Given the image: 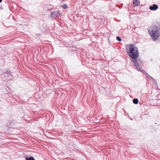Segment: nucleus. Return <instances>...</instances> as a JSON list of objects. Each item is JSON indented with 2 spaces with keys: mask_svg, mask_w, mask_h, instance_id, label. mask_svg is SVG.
Returning a JSON list of instances; mask_svg holds the SVG:
<instances>
[{
  "mask_svg": "<svg viewBox=\"0 0 160 160\" xmlns=\"http://www.w3.org/2000/svg\"><path fill=\"white\" fill-rule=\"evenodd\" d=\"M126 52L132 60L136 59L139 56L138 48L132 44L128 45L127 46Z\"/></svg>",
  "mask_w": 160,
  "mask_h": 160,
  "instance_id": "obj_1",
  "label": "nucleus"
},
{
  "mask_svg": "<svg viewBox=\"0 0 160 160\" xmlns=\"http://www.w3.org/2000/svg\"><path fill=\"white\" fill-rule=\"evenodd\" d=\"M148 31L153 40H156L158 39L159 35V32L157 27L155 26L151 27L148 29Z\"/></svg>",
  "mask_w": 160,
  "mask_h": 160,
  "instance_id": "obj_2",
  "label": "nucleus"
},
{
  "mask_svg": "<svg viewBox=\"0 0 160 160\" xmlns=\"http://www.w3.org/2000/svg\"><path fill=\"white\" fill-rule=\"evenodd\" d=\"M132 61L134 63V65L136 67V69L138 71H142V68L139 64L140 63H141V61L140 60H137L136 59H132Z\"/></svg>",
  "mask_w": 160,
  "mask_h": 160,
  "instance_id": "obj_3",
  "label": "nucleus"
},
{
  "mask_svg": "<svg viewBox=\"0 0 160 160\" xmlns=\"http://www.w3.org/2000/svg\"><path fill=\"white\" fill-rule=\"evenodd\" d=\"M60 14V13L58 11H54L51 13V16L52 17L55 18L59 16Z\"/></svg>",
  "mask_w": 160,
  "mask_h": 160,
  "instance_id": "obj_4",
  "label": "nucleus"
},
{
  "mask_svg": "<svg viewBox=\"0 0 160 160\" xmlns=\"http://www.w3.org/2000/svg\"><path fill=\"white\" fill-rule=\"evenodd\" d=\"M158 8V6L156 4H153L152 6H151L149 7V9L151 10L154 11L156 10Z\"/></svg>",
  "mask_w": 160,
  "mask_h": 160,
  "instance_id": "obj_5",
  "label": "nucleus"
},
{
  "mask_svg": "<svg viewBox=\"0 0 160 160\" xmlns=\"http://www.w3.org/2000/svg\"><path fill=\"white\" fill-rule=\"evenodd\" d=\"M133 3L136 4L137 6H138L140 5V2L138 0H134Z\"/></svg>",
  "mask_w": 160,
  "mask_h": 160,
  "instance_id": "obj_6",
  "label": "nucleus"
},
{
  "mask_svg": "<svg viewBox=\"0 0 160 160\" xmlns=\"http://www.w3.org/2000/svg\"><path fill=\"white\" fill-rule=\"evenodd\" d=\"M138 100L137 98H135L133 100V102L134 103L137 104L138 103Z\"/></svg>",
  "mask_w": 160,
  "mask_h": 160,
  "instance_id": "obj_7",
  "label": "nucleus"
},
{
  "mask_svg": "<svg viewBox=\"0 0 160 160\" xmlns=\"http://www.w3.org/2000/svg\"><path fill=\"white\" fill-rule=\"evenodd\" d=\"M26 160H35L34 158L32 157H30V158H26Z\"/></svg>",
  "mask_w": 160,
  "mask_h": 160,
  "instance_id": "obj_8",
  "label": "nucleus"
},
{
  "mask_svg": "<svg viewBox=\"0 0 160 160\" xmlns=\"http://www.w3.org/2000/svg\"><path fill=\"white\" fill-rule=\"evenodd\" d=\"M117 39L119 41H121V38L119 37L118 36L117 37Z\"/></svg>",
  "mask_w": 160,
  "mask_h": 160,
  "instance_id": "obj_9",
  "label": "nucleus"
},
{
  "mask_svg": "<svg viewBox=\"0 0 160 160\" xmlns=\"http://www.w3.org/2000/svg\"><path fill=\"white\" fill-rule=\"evenodd\" d=\"M62 7L65 9H66L67 8V6L65 4L62 6Z\"/></svg>",
  "mask_w": 160,
  "mask_h": 160,
  "instance_id": "obj_10",
  "label": "nucleus"
},
{
  "mask_svg": "<svg viewBox=\"0 0 160 160\" xmlns=\"http://www.w3.org/2000/svg\"><path fill=\"white\" fill-rule=\"evenodd\" d=\"M7 74H8L9 73H10V71L9 70H7Z\"/></svg>",
  "mask_w": 160,
  "mask_h": 160,
  "instance_id": "obj_11",
  "label": "nucleus"
},
{
  "mask_svg": "<svg viewBox=\"0 0 160 160\" xmlns=\"http://www.w3.org/2000/svg\"><path fill=\"white\" fill-rule=\"evenodd\" d=\"M2 0H0V2H2Z\"/></svg>",
  "mask_w": 160,
  "mask_h": 160,
  "instance_id": "obj_12",
  "label": "nucleus"
},
{
  "mask_svg": "<svg viewBox=\"0 0 160 160\" xmlns=\"http://www.w3.org/2000/svg\"><path fill=\"white\" fill-rule=\"evenodd\" d=\"M151 78H152L153 79V78H152V77H151Z\"/></svg>",
  "mask_w": 160,
  "mask_h": 160,
  "instance_id": "obj_13",
  "label": "nucleus"
}]
</instances>
